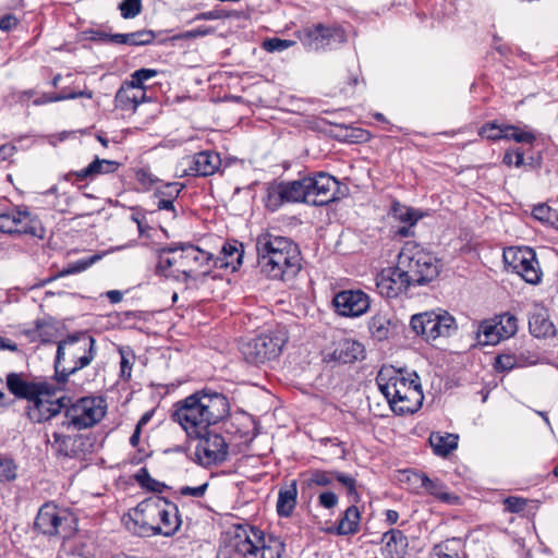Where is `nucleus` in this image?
I'll return each mask as SVG.
<instances>
[{
	"label": "nucleus",
	"instance_id": "obj_1",
	"mask_svg": "<svg viewBox=\"0 0 558 558\" xmlns=\"http://www.w3.org/2000/svg\"><path fill=\"white\" fill-rule=\"evenodd\" d=\"M63 387L37 381V422L49 421L64 410L62 425L82 430L94 426L105 416L102 398L83 397L71 403V399L63 395Z\"/></svg>",
	"mask_w": 558,
	"mask_h": 558
},
{
	"label": "nucleus",
	"instance_id": "obj_2",
	"mask_svg": "<svg viewBox=\"0 0 558 558\" xmlns=\"http://www.w3.org/2000/svg\"><path fill=\"white\" fill-rule=\"evenodd\" d=\"M227 397L211 390H199L173 404L171 418L179 423L189 438L201 436L210 425L229 416Z\"/></svg>",
	"mask_w": 558,
	"mask_h": 558
},
{
	"label": "nucleus",
	"instance_id": "obj_3",
	"mask_svg": "<svg viewBox=\"0 0 558 558\" xmlns=\"http://www.w3.org/2000/svg\"><path fill=\"white\" fill-rule=\"evenodd\" d=\"M257 265L272 280H293L302 269L301 251L286 236L262 233L256 239Z\"/></svg>",
	"mask_w": 558,
	"mask_h": 558
},
{
	"label": "nucleus",
	"instance_id": "obj_4",
	"mask_svg": "<svg viewBox=\"0 0 558 558\" xmlns=\"http://www.w3.org/2000/svg\"><path fill=\"white\" fill-rule=\"evenodd\" d=\"M96 356V340L86 331L66 335L56 350L54 386H64L71 375L87 367Z\"/></svg>",
	"mask_w": 558,
	"mask_h": 558
},
{
	"label": "nucleus",
	"instance_id": "obj_5",
	"mask_svg": "<svg viewBox=\"0 0 558 558\" xmlns=\"http://www.w3.org/2000/svg\"><path fill=\"white\" fill-rule=\"evenodd\" d=\"M398 263L409 275L413 286H425L436 279L441 270L440 260L414 242H407L398 255Z\"/></svg>",
	"mask_w": 558,
	"mask_h": 558
},
{
	"label": "nucleus",
	"instance_id": "obj_6",
	"mask_svg": "<svg viewBox=\"0 0 558 558\" xmlns=\"http://www.w3.org/2000/svg\"><path fill=\"white\" fill-rule=\"evenodd\" d=\"M234 550L247 558H281L284 544L277 537L266 538L258 529L239 527L232 538Z\"/></svg>",
	"mask_w": 558,
	"mask_h": 558
},
{
	"label": "nucleus",
	"instance_id": "obj_7",
	"mask_svg": "<svg viewBox=\"0 0 558 558\" xmlns=\"http://www.w3.org/2000/svg\"><path fill=\"white\" fill-rule=\"evenodd\" d=\"M287 341V331L278 327L244 342L241 353L248 364L259 366L276 360Z\"/></svg>",
	"mask_w": 558,
	"mask_h": 558
},
{
	"label": "nucleus",
	"instance_id": "obj_8",
	"mask_svg": "<svg viewBox=\"0 0 558 558\" xmlns=\"http://www.w3.org/2000/svg\"><path fill=\"white\" fill-rule=\"evenodd\" d=\"M410 325L412 330L426 341L450 337L458 329L454 317L446 311L415 314L411 317Z\"/></svg>",
	"mask_w": 558,
	"mask_h": 558
},
{
	"label": "nucleus",
	"instance_id": "obj_9",
	"mask_svg": "<svg viewBox=\"0 0 558 558\" xmlns=\"http://www.w3.org/2000/svg\"><path fill=\"white\" fill-rule=\"evenodd\" d=\"M305 182L308 204L313 206H325L342 199L349 194V187L345 184H341L335 177L326 172L305 177Z\"/></svg>",
	"mask_w": 558,
	"mask_h": 558
},
{
	"label": "nucleus",
	"instance_id": "obj_10",
	"mask_svg": "<svg viewBox=\"0 0 558 558\" xmlns=\"http://www.w3.org/2000/svg\"><path fill=\"white\" fill-rule=\"evenodd\" d=\"M299 39L306 50L319 51L343 44L347 40V35L340 26L318 23L304 27L299 33Z\"/></svg>",
	"mask_w": 558,
	"mask_h": 558
},
{
	"label": "nucleus",
	"instance_id": "obj_11",
	"mask_svg": "<svg viewBox=\"0 0 558 558\" xmlns=\"http://www.w3.org/2000/svg\"><path fill=\"white\" fill-rule=\"evenodd\" d=\"M376 383L388 403L401 398L403 395H409V391L422 388L416 374L413 375V378H408L401 369H396L392 366L381 367L377 374Z\"/></svg>",
	"mask_w": 558,
	"mask_h": 558
},
{
	"label": "nucleus",
	"instance_id": "obj_12",
	"mask_svg": "<svg viewBox=\"0 0 558 558\" xmlns=\"http://www.w3.org/2000/svg\"><path fill=\"white\" fill-rule=\"evenodd\" d=\"M197 439L195 447V462L204 468H210L223 463L229 453V446L223 436L210 432L208 428Z\"/></svg>",
	"mask_w": 558,
	"mask_h": 558
},
{
	"label": "nucleus",
	"instance_id": "obj_13",
	"mask_svg": "<svg viewBox=\"0 0 558 558\" xmlns=\"http://www.w3.org/2000/svg\"><path fill=\"white\" fill-rule=\"evenodd\" d=\"M148 514H153L154 519L158 518L157 525L158 535L172 536L181 525L179 510L175 504L162 497H153L146 499L143 506Z\"/></svg>",
	"mask_w": 558,
	"mask_h": 558
},
{
	"label": "nucleus",
	"instance_id": "obj_14",
	"mask_svg": "<svg viewBox=\"0 0 558 558\" xmlns=\"http://www.w3.org/2000/svg\"><path fill=\"white\" fill-rule=\"evenodd\" d=\"M414 287L409 275L401 268L397 262L393 267L384 268L376 276V288L380 295L387 299H395L407 293L409 288Z\"/></svg>",
	"mask_w": 558,
	"mask_h": 558
},
{
	"label": "nucleus",
	"instance_id": "obj_15",
	"mask_svg": "<svg viewBox=\"0 0 558 558\" xmlns=\"http://www.w3.org/2000/svg\"><path fill=\"white\" fill-rule=\"evenodd\" d=\"M180 243H172L158 250L156 274L166 279L186 283Z\"/></svg>",
	"mask_w": 558,
	"mask_h": 558
},
{
	"label": "nucleus",
	"instance_id": "obj_16",
	"mask_svg": "<svg viewBox=\"0 0 558 558\" xmlns=\"http://www.w3.org/2000/svg\"><path fill=\"white\" fill-rule=\"evenodd\" d=\"M332 305L340 316L359 317L367 312L371 301L362 290H342L335 294Z\"/></svg>",
	"mask_w": 558,
	"mask_h": 558
},
{
	"label": "nucleus",
	"instance_id": "obj_17",
	"mask_svg": "<svg viewBox=\"0 0 558 558\" xmlns=\"http://www.w3.org/2000/svg\"><path fill=\"white\" fill-rule=\"evenodd\" d=\"M186 282L197 274L207 275L211 270L213 254L191 243H180Z\"/></svg>",
	"mask_w": 558,
	"mask_h": 558
},
{
	"label": "nucleus",
	"instance_id": "obj_18",
	"mask_svg": "<svg viewBox=\"0 0 558 558\" xmlns=\"http://www.w3.org/2000/svg\"><path fill=\"white\" fill-rule=\"evenodd\" d=\"M66 521L65 512L53 502L44 504L37 511V531L45 535H60Z\"/></svg>",
	"mask_w": 558,
	"mask_h": 558
},
{
	"label": "nucleus",
	"instance_id": "obj_19",
	"mask_svg": "<svg viewBox=\"0 0 558 558\" xmlns=\"http://www.w3.org/2000/svg\"><path fill=\"white\" fill-rule=\"evenodd\" d=\"M189 167L184 170L185 175L209 177L215 174L221 167L220 155L213 150L199 151L186 158Z\"/></svg>",
	"mask_w": 558,
	"mask_h": 558
},
{
	"label": "nucleus",
	"instance_id": "obj_20",
	"mask_svg": "<svg viewBox=\"0 0 558 558\" xmlns=\"http://www.w3.org/2000/svg\"><path fill=\"white\" fill-rule=\"evenodd\" d=\"M145 504L146 499L129 512L128 519H124L125 526L129 531L142 537L158 535L154 515L146 512L147 509L143 507Z\"/></svg>",
	"mask_w": 558,
	"mask_h": 558
},
{
	"label": "nucleus",
	"instance_id": "obj_21",
	"mask_svg": "<svg viewBox=\"0 0 558 558\" xmlns=\"http://www.w3.org/2000/svg\"><path fill=\"white\" fill-rule=\"evenodd\" d=\"M365 357L363 344L354 339L344 338L336 342L333 351L329 354V360L342 364L354 363Z\"/></svg>",
	"mask_w": 558,
	"mask_h": 558
},
{
	"label": "nucleus",
	"instance_id": "obj_22",
	"mask_svg": "<svg viewBox=\"0 0 558 558\" xmlns=\"http://www.w3.org/2000/svg\"><path fill=\"white\" fill-rule=\"evenodd\" d=\"M244 255L243 244L236 240L226 242L218 257L213 256L211 268H230L231 271L238 270L242 264Z\"/></svg>",
	"mask_w": 558,
	"mask_h": 558
},
{
	"label": "nucleus",
	"instance_id": "obj_23",
	"mask_svg": "<svg viewBox=\"0 0 558 558\" xmlns=\"http://www.w3.org/2000/svg\"><path fill=\"white\" fill-rule=\"evenodd\" d=\"M5 384L9 392L16 399L26 400L35 405V381L28 380L24 373H9Z\"/></svg>",
	"mask_w": 558,
	"mask_h": 558
},
{
	"label": "nucleus",
	"instance_id": "obj_24",
	"mask_svg": "<svg viewBox=\"0 0 558 558\" xmlns=\"http://www.w3.org/2000/svg\"><path fill=\"white\" fill-rule=\"evenodd\" d=\"M383 556L385 558H404L408 551V537L398 529H390L381 536Z\"/></svg>",
	"mask_w": 558,
	"mask_h": 558
},
{
	"label": "nucleus",
	"instance_id": "obj_25",
	"mask_svg": "<svg viewBox=\"0 0 558 558\" xmlns=\"http://www.w3.org/2000/svg\"><path fill=\"white\" fill-rule=\"evenodd\" d=\"M529 330L535 338H551L556 336V327L549 319L547 310L536 307L529 317Z\"/></svg>",
	"mask_w": 558,
	"mask_h": 558
},
{
	"label": "nucleus",
	"instance_id": "obj_26",
	"mask_svg": "<svg viewBox=\"0 0 558 558\" xmlns=\"http://www.w3.org/2000/svg\"><path fill=\"white\" fill-rule=\"evenodd\" d=\"M368 330L372 339L375 341H385L397 331V323L389 314L378 313L371 317L368 322Z\"/></svg>",
	"mask_w": 558,
	"mask_h": 558
},
{
	"label": "nucleus",
	"instance_id": "obj_27",
	"mask_svg": "<svg viewBox=\"0 0 558 558\" xmlns=\"http://www.w3.org/2000/svg\"><path fill=\"white\" fill-rule=\"evenodd\" d=\"M145 92H138L124 82L116 94L114 106L123 111L134 112L138 105L145 99Z\"/></svg>",
	"mask_w": 558,
	"mask_h": 558
},
{
	"label": "nucleus",
	"instance_id": "obj_28",
	"mask_svg": "<svg viewBox=\"0 0 558 558\" xmlns=\"http://www.w3.org/2000/svg\"><path fill=\"white\" fill-rule=\"evenodd\" d=\"M120 167V163L114 160L100 159L96 157L87 167L69 173L74 175L77 180L94 179L99 174H107L116 172Z\"/></svg>",
	"mask_w": 558,
	"mask_h": 558
},
{
	"label": "nucleus",
	"instance_id": "obj_29",
	"mask_svg": "<svg viewBox=\"0 0 558 558\" xmlns=\"http://www.w3.org/2000/svg\"><path fill=\"white\" fill-rule=\"evenodd\" d=\"M296 499L298 484L296 481L293 480L279 489L276 505L278 515L281 518H289L296 507Z\"/></svg>",
	"mask_w": 558,
	"mask_h": 558
},
{
	"label": "nucleus",
	"instance_id": "obj_30",
	"mask_svg": "<svg viewBox=\"0 0 558 558\" xmlns=\"http://www.w3.org/2000/svg\"><path fill=\"white\" fill-rule=\"evenodd\" d=\"M361 513L356 506L348 507L342 513L337 526L328 529L329 533L337 535H353L359 532Z\"/></svg>",
	"mask_w": 558,
	"mask_h": 558
},
{
	"label": "nucleus",
	"instance_id": "obj_31",
	"mask_svg": "<svg viewBox=\"0 0 558 558\" xmlns=\"http://www.w3.org/2000/svg\"><path fill=\"white\" fill-rule=\"evenodd\" d=\"M423 400V391L420 388L415 391H409V395H403L395 401H390L389 405L398 415L413 414L421 409Z\"/></svg>",
	"mask_w": 558,
	"mask_h": 558
},
{
	"label": "nucleus",
	"instance_id": "obj_32",
	"mask_svg": "<svg viewBox=\"0 0 558 558\" xmlns=\"http://www.w3.org/2000/svg\"><path fill=\"white\" fill-rule=\"evenodd\" d=\"M105 36L110 43L130 46L149 45L155 39V33L149 29H141L128 34H106Z\"/></svg>",
	"mask_w": 558,
	"mask_h": 558
},
{
	"label": "nucleus",
	"instance_id": "obj_33",
	"mask_svg": "<svg viewBox=\"0 0 558 558\" xmlns=\"http://www.w3.org/2000/svg\"><path fill=\"white\" fill-rule=\"evenodd\" d=\"M264 203L270 211H276L282 205L289 203L284 181H274L267 185Z\"/></svg>",
	"mask_w": 558,
	"mask_h": 558
},
{
	"label": "nucleus",
	"instance_id": "obj_34",
	"mask_svg": "<svg viewBox=\"0 0 558 558\" xmlns=\"http://www.w3.org/2000/svg\"><path fill=\"white\" fill-rule=\"evenodd\" d=\"M458 435L434 432L429 436V444L436 456L447 457L458 447Z\"/></svg>",
	"mask_w": 558,
	"mask_h": 558
},
{
	"label": "nucleus",
	"instance_id": "obj_35",
	"mask_svg": "<svg viewBox=\"0 0 558 558\" xmlns=\"http://www.w3.org/2000/svg\"><path fill=\"white\" fill-rule=\"evenodd\" d=\"M525 282L537 284L542 278V271L536 258L535 252L531 248L527 256L524 257L522 264L515 270Z\"/></svg>",
	"mask_w": 558,
	"mask_h": 558
},
{
	"label": "nucleus",
	"instance_id": "obj_36",
	"mask_svg": "<svg viewBox=\"0 0 558 558\" xmlns=\"http://www.w3.org/2000/svg\"><path fill=\"white\" fill-rule=\"evenodd\" d=\"M464 543L460 537L447 538L434 546L430 557H464Z\"/></svg>",
	"mask_w": 558,
	"mask_h": 558
},
{
	"label": "nucleus",
	"instance_id": "obj_37",
	"mask_svg": "<svg viewBox=\"0 0 558 558\" xmlns=\"http://www.w3.org/2000/svg\"><path fill=\"white\" fill-rule=\"evenodd\" d=\"M476 339L480 345H495L502 339L496 320L482 322L476 330Z\"/></svg>",
	"mask_w": 558,
	"mask_h": 558
},
{
	"label": "nucleus",
	"instance_id": "obj_38",
	"mask_svg": "<svg viewBox=\"0 0 558 558\" xmlns=\"http://www.w3.org/2000/svg\"><path fill=\"white\" fill-rule=\"evenodd\" d=\"M104 255L105 254H94L89 257L78 259V260L70 264L66 268H63L62 270H60L56 276L44 279L43 281H40V283H37V287L45 286L49 281H51L56 278H59V277H64L68 275H74V274L82 272V271L86 270L88 267H90L92 265H94L95 263H97L98 260H100Z\"/></svg>",
	"mask_w": 558,
	"mask_h": 558
},
{
	"label": "nucleus",
	"instance_id": "obj_39",
	"mask_svg": "<svg viewBox=\"0 0 558 558\" xmlns=\"http://www.w3.org/2000/svg\"><path fill=\"white\" fill-rule=\"evenodd\" d=\"M93 98V92L84 88L78 90H73L68 87L62 88L59 93H53L51 95L43 94L40 97H37V105H44L48 102L61 101L66 99H75V98Z\"/></svg>",
	"mask_w": 558,
	"mask_h": 558
},
{
	"label": "nucleus",
	"instance_id": "obj_40",
	"mask_svg": "<svg viewBox=\"0 0 558 558\" xmlns=\"http://www.w3.org/2000/svg\"><path fill=\"white\" fill-rule=\"evenodd\" d=\"M63 329L52 324H40L37 322V340L40 344H56L64 339Z\"/></svg>",
	"mask_w": 558,
	"mask_h": 558
},
{
	"label": "nucleus",
	"instance_id": "obj_41",
	"mask_svg": "<svg viewBox=\"0 0 558 558\" xmlns=\"http://www.w3.org/2000/svg\"><path fill=\"white\" fill-rule=\"evenodd\" d=\"M417 481H420L421 487H423L428 494L435 496L436 498L448 501L450 495L446 492V486L444 483L437 478H429L426 474H415Z\"/></svg>",
	"mask_w": 558,
	"mask_h": 558
},
{
	"label": "nucleus",
	"instance_id": "obj_42",
	"mask_svg": "<svg viewBox=\"0 0 558 558\" xmlns=\"http://www.w3.org/2000/svg\"><path fill=\"white\" fill-rule=\"evenodd\" d=\"M289 203L308 204V192L306 190L305 177L299 180L284 181Z\"/></svg>",
	"mask_w": 558,
	"mask_h": 558
},
{
	"label": "nucleus",
	"instance_id": "obj_43",
	"mask_svg": "<svg viewBox=\"0 0 558 558\" xmlns=\"http://www.w3.org/2000/svg\"><path fill=\"white\" fill-rule=\"evenodd\" d=\"M390 214L398 220L409 223L410 227L414 226L422 217L417 210L393 201L390 207Z\"/></svg>",
	"mask_w": 558,
	"mask_h": 558
},
{
	"label": "nucleus",
	"instance_id": "obj_44",
	"mask_svg": "<svg viewBox=\"0 0 558 558\" xmlns=\"http://www.w3.org/2000/svg\"><path fill=\"white\" fill-rule=\"evenodd\" d=\"M120 361V378L124 381L131 380L132 368L135 362V353L131 347H119Z\"/></svg>",
	"mask_w": 558,
	"mask_h": 558
},
{
	"label": "nucleus",
	"instance_id": "obj_45",
	"mask_svg": "<svg viewBox=\"0 0 558 558\" xmlns=\"http://www.w3.org/2000/svg\"><path fill=\"white\" fill-rule=\"evenodd\" d=\"M19 466L14 459L4 453H0V484L11 483L17 477Z\"/></svg>",
	"mask_w": 558,
	"mask_h": 558
},
{
	"label": "nucleus",
	"instance_id": "obj_46",
	"mask_svg": "<svg viewBox=\"0 0 558 558\" xmlns=\"http://www.w3.org/2000/svg\"><path fill=\"white\" fill-rule=\"evenodd\" d=\"M52 440L50 435L46 433L47 445L50 446L53 454L69 457V444L71 441L70 436H65L58 432H52Z\"/></svg>",
	"mask_w": 558,
	"mask_h": 558
},
{
	"label": "nucleus",
	"instance_id": "obj_47",
	"mask_svg": "<svg viewBox=\"0 0 558 558\" xmlns=\"http://www.w3.org/2000/svg\"><path fill=\"white\" fill-rule=\"evenodd\" d=\"M497 319L496 324L498 325L502 339H508L517 333L518 318L513 314L504 313L499 315Z\"/></svg>",
	"mask_w": 558,
	"mask_h": 558
},
{
	"label": "nucleus",
	"instance_id": "obj_48",
	"mask_svg": "<svg viewBox=\"0 0 558 558\" xmlns=\"http://www.w3.org/2000/svg\"><path fill=\"white\" fill-rule=\"evenodd\" d=\"M530 247H509L504 251V260L505 264L513 271L518 269V267L524 260V257L527 256L530 252Z\"/></svg>",
	"mask_w": 558,
	"mask_h": 558
},
{
	"label": "nucleus",
	"instance_id": "obj_49",
	"mask_svg": "<svg viewBox=\"0 0 558 558\" xmlns=\"http://www.w3.org/2000/svg\"><path fill=\"white\" fill-rule=\"evenodd\" d=\"M335 481V471L315 470L310 473L305 483L307 487L320 486L326 487L332 484Z\"/></svg>",
	"mask_w": 558,
	"mask_h": 558
},
{
	"label": "nucleus",
	"instance_id": "obj_50",
	"mask_svg": "<svg viewBox=\"0 0 558 558\" xmlns=\"http://www.w3.org/2000/svg\"><path fill=\"white\" fill-rule=\"evenodd\" d=\"M158 74L154 69H140L131 74V80L126 81L133 88L138 92H145L144 83Z\"/></svg>",
	"mask_w": 558,
	"mask_h": 558
},
{
	"label": "nucleus",
	"instance_id": "obj_51",
	"mask_svg": "<svg viewBox=\"0 0 558 558\" xmlns=\"http://www.w3.org/2000/svg\"><path fill=\"white\" fill-rule=\"evenodd\" d=\"M506 125H499L496 122L485 123L478 131L480 136L489 141L506 140Z\"/></svg>",
	"mask_w": 558,
	"mask_h": 558
},
{
	"label": "nucleus",
	"instance_id": "obj_52",
	"mask_svg": "<svg viewBox=\"0 0 558 558\" xmlns=\"http://www.w3.org/2000/svg\"><path fill=\"white\" fill-rule=\"evenodd\" d=\"M184 186L181 182H168L158 186L154 195L156 198L177 199Z\"/></svg>",
	"mask_w": 558,
	"mask_h": 558
},
{
	"label": "nucleus",
	"instance_id": "obj_53",
	"mask_svg": "<svg viewBox=\"0 0 558 558\" xmlns=\"http://www.w3.org/2000/svg\"><path fill=\"white\" fill-rule=\"evenodd\" d=\"M506 140H513L517 143L532 144L536 140L533 132L522 131L519 128L509 124L506 125Z\"/></svg>",
	"mask_w": 558,
	"mask_h": 558
},
{
	"label": "nucleus",
	"instance_id": "obj_54",
	"mask_svg": "<svg viewBox=\"0 0 558 558\" xmlns=\"http://www.w3.org/2000/svg\"><path fill=\"white\" fill-rule=\"evenodd\" d=\"M119 10L123 19H134L142 11V0H123L119 4Z\"/></svg>",
	"mask_w": 558,
	"mask_h": 558
},
{
	"label": "nucleus",
	"instance_id": "obj_55",
	"mask_svg": "<svg viewBox=\"0 0 558 558\" xmlns=\"http://www.w3.org/2000/svg\"><path fill=\"white\" fill-rule=\"evenodd\" d=\"M532 215L535 219L543 222H554L557 218V211L549 207L547 204H537L532 209Z\"/></svg>",
	"mask_w": 558,
	"mask_h": 558
},
{
	"label": "nucleus",
	"instance_id": "obj_56",
	"mask_svg": "<svg viewBox=\"0 0 558 558\" xmlns=\"http://www.w3.org/2000/svg\"><path fill=\"white\" fill-rule=\"evenodd\" d=\"M136 481L141 484V486L153 490L160 492V487L163 486L160 482L154 480L146 468H142L135 475Z\"/></svg>",
	"mask_w": 558,
	"mask_h": 558
},
{
	"label": "nucleus",
	"instance_id": "obj_57",
	"mask_svg": "<svg viewBox=\"0 0 558 558\" xmlns=\"http://www.w3.org/2000/svg\"><path fill=\"white\" fill-rule=\"evenodd\" d=\"M335 480L347 488L348 494L353 496L355 501H359L360 497L356 492V480L353 476L335 471Z\"/></svg>",
	"mask_w": 558,
	"mask_h": 558
},
{
	"label": "nucleus",
	"instance_id": "obj_58",
	"mask_svg": "<svg viewBox=\"0 0 558 558\" xmlns=\"http://www.w3.org/2000/svg\"><path fill=\"white\" fill-rule=\"evenodd\" d=\"M294 41L281 38H269L263 43V48L268 52H281L290 48Z\"/></svg>",
	"mask_w": 558,
	"mask_h": 558
},
{
	"label": "nucleus",
	"instance_id": "obj_59",
	"mask_svg": "<svg viewBox=\"0 0 558 558\" xmlns=\"http://www.w3.org/2000/svg\"><path fill=\"white\" fill-rule=\"evenodd\" d=\"M502 162L508 167L514 166L520 168L524 163V154L520 148L508 149L505 153Z\"/></svg>",
	"mask_w": 558,
	"mask_h": 558
},
{
	"label": "nucleus",
	"instance_id": "obj_60",
	"mask_svg": "<svg viewBox=\"0 0 558 558\" xmlns=\"http://www.w3.org/2000/svg\"><path fill=\"white\" fill-rule=\"evenodd\" d=\"M504 505L507 511L511 513H519L525 509L527 501L521 497L509 496L505 499Z\"/></svg>",
	"mask_w": 558,
	"mask_h": 558
},
{
	"label": "nucleus",
	"instance_id": "obj_61",
	"mask_svg": "<svg viewBox=\"0 0 558 558\" xmlns=\"http://www.w3.org/2000/svg\"><path fill=\"white\" fill-rule=\"evenodd\" d=\"M515 365V356L511 354H500L496 357L495 361V368L499 372L511 371Z\"/></svg>",
	"mask_w": 558,
	"mask_h": 558
},
{
	"label": "nucleus",
	"instance_id": "obj_62",
	"mask_svg": "<svg viewBox=\"0 0 558 558\" xmlns=\"http://www.w3.org/2000/svg\"><path fill=\"white\" fill-rule=\"evenodd\" d=\"M338 496L329 490L323 492L318 496V505L325 509H332L338 505Z\"/></svg>",
	"mask_w": 558,
	"mask_h": 558
},
{
	"label": "nucleus",
	"instance_id": "obj_63",
	"mask_svg": "<svg viewBox=\"0 0 558 558\" xmlns=\"http://www.w3.org/2000/svg\"><path fill=\"white\" fill-rule=\"evenodd\" d=\"M16 225H14V216L10 213L0 215V231L4 233H14Z\"/></svg>",
	"mask_w": 558,
	"mask_h": 558
},
{
	"label": "nucleus",
	"instance_id": "obj_64",
	"mask_svg": "<svg viewBox=\"0 0 558 558\" xmlns=\"http://www.w3.org/2000/svg\"><path fill=\"white\" fill-rule=\"evenodd\" d=\"M208 488V483H204L199 486H196V487H191V486H182L180 488V494L182 496H192V497H203L206 493Z\"/></svg>",
	"mask_w": 558,
	"mask_h": 558
}]
</instances>
